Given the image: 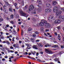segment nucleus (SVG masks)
<instances>
[{
  "instance_id": "f257e3e1",
  "label": "nucleus",
  "mask_w": 64,
  "mask_h": 64,
  "mask_svg": "<svg viewBox=\"0 0 64 64\" xmlns=\"http://www.w3.org/2000/svg\"><path fill=\"white\" fill-rule=\"evenodd\" d=\"M42 21V22H43L45 24V26L46 28H50L51 26L50 24L47 23V22L46 20H41Z\"/></svg>"
},
{
  "instance_id": "f03ea898",
  "label": "nucleus",
  "mask_w": 64,
  "mask_h": 64,
  "mask_svg": "<svg viewBox=\"0 0 64 64\" xmlns=\"http://www.w3.org/2000/svg\"><path fill=\"white\" fill-rule=\"evenodd\" d=\"M54 14H52L50 16H49L48 18V20L49 21H52L54 19Z\"/></svg>"
},
{
  "instance_id": "7ed1b4c3",
  "label": "nucleus",
  "mask_w": 64,
  "mask_h": 64,
  "mask_svg": "<svg viewBox=\"0 0 64 64\" xmlns=\"http://www.w3.org/2000/svg\"><path fill=\"white\" fill-rule=\"evenodd\" d=\"M34 6L33 5H31L30 6H29V8H28V10L30 11H32L33 9H34Z\"/></svg>"
},
{
  "instance_id": "20e7f679",
  "label": "nucleus",
  "mask_w": 64,
  "mask_h": 64,
  "mask_svg": "<svg viewBox=\"0 0 64 64\" xmlns=\"http://www.w3.org/2000/svg\"><path fill=\"white\" fill-rule=\"evenodd\" d=\"M19 13H20V14H21L22 16H24V17H25V16H26V15H27V14H26L24 12H23L21 10L20 12H19Z\"/></svg>"
},
{
  "instance_id": "39448f33",
  "label": "nucleus",
  "mask_w": 64,
  "mask_h": 64,
  "mask_svg": "<svg viewBox=\"0 0 64 64\" xmlns=\"http://www.w3.org/2000/svg\"><path fill=\"white\" fill-rule=\"evenodd\" d=\"M62 13V11L61 10H58V12H57L56 14V17H57L59 15L61 14Z\"/></svg>"
},
{
  "instance_id": "423d86ee",
  "label": "nucleus",
  "mask_w": 64,
  "mask_h": 64,
  "mask_svg": "<svg viewBox=\"0 0 64 64\" xmlns=\"http://www.w3.org/2000/svg\"><path fill=\"white\" fill-rule=\"evenodd\" d=\"M55 23L56 24H59L61 23V21L60 19L56 20L54 21Z\"/></svg>"
},
{
  "instance_id": "0eeeda50",
  "label": "nucleus",
  "mask_w": 64,
  "mask_h": 64,
  "mask_svg": "<svg viewBox=\"0 0 64 64\" xmlns=\"http://www.w3.org/2000/svg\"><path fill=\"white\" fill-rule=\"evenodd\" d=\"M59 18H61V20L62 21H64V16H61V15H60L59 16Z\"/></svg>"
},
{
  "instance_id": "6e6552de",
  "label": "nucleus",
  "mask_w": 64,
  "mask_h": 64,
  "mask_svg": "<svg viewBox=\"0 0 64 64\" xmlns=\"http://www.w3.org/2000/svg\"><path fill=\"white\" fill-rule=\"evenodd\" d=\"M13 47H14L16 48H18L19 46H18V44H14L13 45Z\"/></svg>"
},
{
  "instance_id": "1a4fd4ad",
  "label": "nucleus",
  "mask_w": 64,
  "mask_h": 64,
  "mask_svg": "<svg viewBox=\"0 0 64 64\" xmlns=\"http://www.w3.org/2000/svg\"><path fill=\"white\" fill-rule=\"evenodd\" d=\"M44 25V23L42 22H40L39 24V26H43Z\"/></svg>"
},
{
  "instance_id": "9d476101",
  "label": "nucleus",
  "mask_w": 64,
  "mask_h": 64,
  "mask_svg": "<svg viewBox=\"0 0 64 64\" xmlns=\"http://www.w3.org/2000/svg\"><path fill=\"white\" fill-rule=\"evenodd\" d=\"M51 11V9L50 8H48L45 10L46 12H50Z\"/></svg>"
},
{
  "instance_id": "9b49d317",
  "label": "nucleus",
  "mask_w": 64,
  "mask_h": 64,
  "mask_svg": "<svg viewBox=\"0 0 64 64\" xmlns=\"http://www.w3.org/2000/svg\"><path fill=\"white\" fill-rule=\"evenodd\" d=\"M57 4V2L55 1H54L52 2V4L54 6L56 4Z\"/></svg>"
},
{
  "instance_id": "f8f14e48",
  "label": "nucleus",
  "mask_w": 64,
  "mask_h": 64,
  "mask_svg": "<svg viewBox=\"0 0 64 64\" xmlns=\"http://www.w3.org/2000/svg\"><path fill=\"white\" fill-rule=\"evenodd\" d=\"M63 53H64V52H59L57 53V55H61Z\"/></svg>"
},
{
  "instance_id": "ddd939ff",
  "label": "nucleus",
  "mask_w": 64,
  "mask_h": 64,
  "mask_svg": "<svg viewBox=\"0 0 64 64\" xmlns=\"http://www.w3.org/2000/svg\"><path fill=\"white\" fill-rule=\"evenodd\" d=\"M46 5V6H47V7H48V8H50V6H51L50 4L49 3L47 4Z\"/></svg>"
},
{
  "instance_id": "4468645a",
  "label": "nucleus",
  "mask_w": 64,
  "mask_h": 64,
  "mask_svg": "<svg viewBox=\"0 0 64 64\" xmlns=\"http://www.w3.org/2000/svg\"><path fill=\"white\" fill-rule=\"evenodd\" d=\"M32 47L34 49H37V46L35 45H34Z\"/></svg>"
},
{
  "instance_id": "2eb2a0df",
  "label": "nucleus",
  "mask_w": 64,
  "mask_h": 64,
  "mask_svg": "<svg viewBox=\"0 0 64 64\" xmlns=\"http://www.w3.org/2000/svg\"><path fill=\"white\" fill-rule=\"evenodd\" d=\"M45 52H47V53L49 52V49H47V48H45Z\"/></svg>"
},
{
  "instance_id": "dca6fc26",
  "label": "nucleus",
  "mask_w": 64,
  "mask_h": 64,
  "mask_svg": "<svg viewBox=\"0 0 64 64\" xmlns=\"http://www.w3.org/2000/svg\"><path fill=\"white\" fill-rule=\"evenodd\" d=\"M35 39H34V38H30V40H31V41H32V42H34V41H35Z\"/></svg>"
},
{
  "instance_id": "f3484780",
  "label": "nucleus",
  "mask_w": 64,
  "mask_h": 64,
  "mask_svg": "<svg viewBox=\"0 0 64 64\" xmlns=\"http://www.w3.org/2000/svg\"><path fill=\"white\" fill-rule=\"evenodd\" d=\"M54 9H55V10H57V11H58V7H56V6L54 7Z\"/></svg>"
},
{
  "instance_id": "a211bd4d",
  "label": "nucleus",
  "mask_w": 64,
  "mask_h": 64,
  "mask_svg": "<svg viewBox=\"0 0 64 64\" xmlns=\"http://www.w3.org/2000/svg\"><path fill=\"white\" fill-rule=\"evenodd\" d=\"M42 5V4H41V3H39L38 4V7H41Z\"/></svg>"
},
{
  "instance_id": "6ab92c4d",
  "label": "nucleus",
  "mask_w": 64,
  "mask_h": 64,
  "mask_svg": "<svg viewBox=\"0 0 64 64\" xmlns=\"http://www.w3.org/2000/svg\"><path fill=\"white\" fill-rule=\"evenodd\" d=\"M28 57V58H32V59H33V60H36L35 58H32V57H31L30 56H27Z\"/></svg>"
},
{
  "instance_id": "aec40b11",
  "label": "nucleus",
  "mask_w": 64,
  "mask_h": 64,
  "mask_svg": "<svg viewBox=\"0 0 64 64\" xmlns=\"http://www.w3.org/2000/svg\"><path fill=\"white\" fill-rule=\"evenodd\" d=\"M38 10L39 11H41V7L40 6V7H39V8H38Z\"/></svg>"
},
{
  "instance_id": "412c9836",
  "label": "nucleus",
  "mask_w": 64,
  "mask_h": 64,
  "mask_svg": "<svg viewBox=\"0 0 64 64\" xmlns=\"http://www.w3.org/2000/svg\"><path fill=\"white\" fill-rule=\"evenodd\" d=\"M53 47L54 48H55L56 47H58V46L57 45H54L53 46Z\"/></svg>"
},
{
  "instance_id": "4be33fe9",
  "label": "nucleus",
  "mask_w": 64,
  "mask_h": 64,
  "mask_svg": "<svg viewBox=\"0 0 64 64\" xmlns=\"http://www.w3.org/2000/svg\"><path fill=\"white\" fill-rule=\"evenodd\" d=\"M38 46L39 47H42L43 46V45H42V44H38Z\"/></svg>"
},
{
  "instance_id": "5701e85b",
  "label": "nucleus",
  "mask_w": 64,
  "mask_h": 64,
  "mask_svg": "<svg viewBox=\"0 0 64 64\" xmlns=\"http://www.w3.org/2000/svg\"><path fill=\"white\" fill-rule=\"evenodd\" d=\"M45 47H47L48 46V47H50V46H51L50 45H49L48 44V45H45V46H44Z\"/></svg>"
},
{
  "instance_id": "b1692460",
  "label": "nucleus",
  "mask_w": 64,
  "mask_h": 64,
  "mask_svg": "<svg viewBox=\"0 0 64 64\" xmlns=\"http://www.w3.org/2000/svg\"><path fill=\"white\" fill-rule=\"evenodd\" d=\"M48 54H53V52H52V51L49 50V52H48Z\"/></svg>"
},
{
  "instance_id": "393cba45",
  "label": "nucleus",
  "mask_w": 64,
  "mask_h": 64,
  "mask_svg": "<svg viewBox=\"0 0 64 64\" xmlns=\"http://www.w3.org/2000/svg\"><path fill=\"white\" fill-rule=\"evenodd\" d=\"M6 9H5L4 8L3 10V11H4L5 13H7V12L6 11Z\"/></svg>"
},
{
  "instance_id": "a878e982",
  "label": "nucleus",
  "mask_w": 64,
  "mask_h": 64,
  "mask_svg": "<svg viewBox=\"0 0 64 64\" xmlns=\"http://www.w3.org/2000/svg\"><path fill=\"white\" fill-rule=\"evenodd\" d=\"M10 17L11 18H14V15H13V14H12L10 16Z\"/></svg>"
},
{
  "instance_id": "bb28decb",
  "label": "nucleus",
  "mask_w": 64,
  "mask_h": 64,
  "mask_svg": "<svg viewBox=\"0 0 64 64\" xmlns=\"http://www.w3.org/2000/svg\"><path fill=\"white\" fill-rule=\"evenodd\" d=\"M32 30V28H29L28 29V31H31Z\"/></svg>"
},
{
  "instance_id": "cd10ccee",
  "label": "nucleus",
  "mask_w": 64,
  "mask_h": 64,
  "mask_svg": "<svg viewBox=\"0 0 64 64\" xmlns=\"http://www.w3.org/2000/svg\"><path fill=\"white\" fill-rule=\"evenodd\" d=\"M53 11L54 12H57L58 11V10H57L54 9H53Z\"/></svg>"
},
{
  "instance_id": "c85d7f7f",
  "label": "nucleus",
  "mask_w": 64,
  "mask_h": 64,
  "mask_svg": "<svg viewBox=\"0 0 64 64\" xmlns=\"http://www.w3.org/2000/svg\"><path fill=\"white\" fill-rule=\"evenodd\" d=\"M54 61H56V62H57V61H58V60L57 58H56L54 59Z\"/></svg>"
},
{
  "instance_id": "c756f323",
  "label": "nucleus",
  "mask_w": 64,
  "mask_h": 64,
  "mask_svg": "<svg viewBox=\"0 0 64 64\" xmlns=\"http://www.w3.org/2000/svg\"><path fill=\"white\" fill-rule=\"evenodd\" d=\"M9 11H10L11 12H12V9L11 8H10L9 9Z\"/></svg>"
},
{
  "instance_id": "7c9ffc66",
  "label": "nucleus",
  "mask_w": 64,
  "mask_h": 64,
  "mask_svg": "<svg viewBox=\"0 0 64 64\" xmlns=\"http://www.w3.org/2000/svg\"><path fill=\"white\" fill-rule=\"evenodd\" d=\"M50 39L52 40H55V38H54L52 37Z\"/></svg>"
},
{
  "instance_id": "2f4dec72",
  "label": "nucleus",
  "mask_w": 64,
  "mask_h": 64,
  "mask_svg": "<svg viewBox=\"0 0 64 64\" xmlns=\"http://www.w3.org/2000/svg\"><path fill=\"white\" fill-rule=\"evenodd\" d=\"M58 36L57 38H60L61 37V36H60V35L58 34Z\"/></svg>"
},
{
  "instance_id": "473e14b6",
  "label": "nucleus",
  "mask_w": 64,
  "mask_h": 64,
  "mask_svg": "<svg viewBox=\"0 0 64 64\" xmlns=\"http://www.w3.org/2000/svg\"><path fill=\"white\" fill-rule=\"evenodd\" d=\"M6 43H7V44H10V43H9V42H8V41H7L6 42Z\"/></svg>"
},
{
  "instance_id": "72a5a7b5",
  "label": "nucleus",
  "mask_w": 64,
  "mask_h": 64,
  "mask_svg": "<svg viewBox=\"0 0 64 64\" xmlns=\"http://www.w3.org/2000/svg\"><path fill=\"white\" fill-rule=\"evenodd\" d=\"M61 9L63 11H64V8H61Z\"/></svg>"
},
{
  "instance_id": "f704fd0d",
  "label": "nucleus",
  "mask_w": 64,
  "mask_h": 64,
  "mask_svg": "<svg viewBox=\"0 0 64 64\" xmlns=\"http://www.w3.org/2000/svg\"><path fill=\"white\" fill-rule=\"evenodd\" d=\"M38 61L39 62H42V61H41V60L39 59H37Z\"/></svg>"
},
{
  "instance_id": "c9c22d12",
  "label": "nucleus",
  "mask_w": 64,
  "mask_h": 64,
  "mask_svg": "<svg viewBox=\"0 0 64 64\" xmlns=\"http://www.w3.org/2000/svg\"><path fill=\"white\" fill-rule=\"evenodd\" d=\"M10 23H11V24H14V22H13L12 21H11L10 22Z\"/></svg>"
},
{
  "instance_id": "e433bc0d",
  "label": "nucleus",
  "mask_w": 64,
  "mask_h": 64,
  "mask_svg": "<svg viewBox=\"0 0 64 64\" xmlns=\"http://www.w3.org/2000/svg\"><path fill=\"white\" fill-rule=\"evenodd\" d=\"M3 19L2 18H0V22H2L3 21Z\"/></svg>"
},
{
  "instance_id": "4c0bfd02",
  "label": "nucleus",
  "mask_w": 64,
  "mask_h": 64,
  "mask_svg": "<svg viewBox=\"0 0 64 64\" xmlns=\"http://www.w3.org/2000/svg\"><path fill=\"white\" fill-rule=\"evenodd\" d=\"M32 19V20H33V21H35L36 20L34 18H33Z\"/></svg>"
},
{
  "instance_id": "58836bf2",
  "label": "nucleus",
  "mask_w": 64,
  "mask_h": 64,
  "mask_svg": "<svg viewBox=\"0 0 64 64\" xmlns=\"http://www.w3.org/2000/svg\"><path fill=\"white\" fill-rule=\"evenodd\" d=\"M57 28H58V30H59L60 29V26H58L57 27Z\"/></svg>"
},
{
  "instance_id": "ea45409f",
  "label": "nucleus",
  "mask_w": 64,
  "mask_h": 64,
  "mask_svg": "<svg viewBox=\"0 0 64 64\" xmlns=\"http://www.w3.org/2000/svg\"><path fill=\"white\" fill-rule=\"evenodd\" d=\"M61 48L62 49H63V45H61Z\"/></svg>"
},
{
  "instance_id": "a19ab883",
  "label": "nucleus",
  "mask_w": 64,
  "mask_h": 64,
  "mask_svg": "<svg viewBox=\"0 0 64 64\" xmlns=\"http://www.w3.org/2000/svg\"><path fill=\"white\" fill-rule=\"evenodd\" d=\"M30 46H28L27 47V49H30Z\"/></svg>"
},
{
  "instance_id": "79ce46f5",
  "label": "nucleus",
  "mask_w": 64,
  "mask_h": 64,
  "mask_svg": "<svg viewBox=\"0 0 64 64\" xmlns=\"http://www.w3.org/2000/svg\"><path fill=\"white\" fill-rule=\"evenodd\" d=\"M14 32V34H16L17 33V32L15 31V30H14V32Z\"/></svg>"
},
{
  "instance_id": "37998d69",
  "label": "nucleus",
  "mask_w": 64,
  "mask_h": 64,
  "mask_svg": "<svg viewBox=\"0 0 64 64\" xmlns=\"http://www.w3.org/2000/svg\"><path fill=\"white\" fill-rule=\"evenodd\" d=\"M35 33L36 34H38L39 32H35Z\"/></svg>"
},
{
  "instance_id": "c03bdc74",
  "label": "nucleus",
  "mask_w": 64,
  "mask_h": 64,
  "mask_svg": "<svg viewBox=\"0 0 64 64\" xmlns=\"http://www.w3.org/2000/svg\"><path fill=\"white\" fill-rule=\"evenodd\" d=\"M16 5H17V3H15L14 4V6H16Z\"/></svg>"
},
{
  "instance_id": "a18cd8bd",
  "label": "nucleus",
  "mask_w": 64,
  "mask_h": 64,
  "mask_svg": "<svg viewBox=\"0 0 64 64\" xmlns=\"http://www.w3.org/2000/svg\"><path fill=\"white\" fill-rule=\"evenodd\" d=\"M10 49H13L14 48H13V47L12 46H10Z\"/></svg>"
},
{
  "instance_id": "49530a36",
  "label": "nucleus",
  "mask_w": 64,
  "mask_h": 64,
  "mask_svg": "<svg viewBox=\"0 0 64 64\" xmlns=\"http://www.w3.org/2000/svg\"><path fill=\"white\" fill-rule=\"evenodd\" d=\"M47 31L48 32L49 31V29H47L46 30V32H47Z\"/></svg>"
},
{
  "instance_id": "de8ad7c7",
  "label": "nucleus",
  "mask_w": 64,
  "mask_h": 64,
  "mask_svg": "<svg viewBox=\"0 0 64 64\" xmlns=\"http://www.w3.org/2000/svg\"><path fill=\"white\" fill-rule=\"evenodd\" d=\"M6 5H7V6H8L9 5V4H8V2H6Z\"/></svg>"
},
{
  "instance_id": "09e8293b",
  "label": "nucleus",
  "mask_w": 64,
  "mask_h": 64,
  "mask_svg": "<svg viewBox=\"0 0 64 64\" xmlns=\"http://www.w3.org/2000/svg\"><path fill=\"white\" fill-rule=\"evenodd\" d=\"M22 6H23V5H24V2L23 1L22 2Z\"/></svg>"
},
{
  "instance_id": "8fccbe9b",
  "label": "nucleus",
  "mask_w": 64,
  "mask_h": 64,
  "mask_svg": "<svg viewBox=\"0 0 64 64\" xmlns=\"http://www.w3.org/2000/svg\"><path fill=\"white\" fill-rule=\"evenodd\" d=\"M28 54L29 55H31V52H29L28 53Z\"/></svg>"
},
{
  "instance_id": "3c124183",
  "label": "nucleus",
  "mask_w": 64,
  "mask_h": 64,
  "mask_svg": "<svg viewBox=\"0 0 64 64\" xmlns=\"http://www.w3.org/2000/svg\"><path fill=\"white\" fill-rule=\"evenodd\" d=\"M44 34L46 36H48V35H47V34H46V33H44Z\"/></svg>"
},
{
  "instance_id": "603ef678",
  "label": "nucleus",
  "mask_w": 64,
  "mask_h": 64,
  "mask_svg": "<svg viewBox=\"0 0 64 64\" xmlns=\"http://www.w3.org/2000/svg\"><path fill=\"white\" fill-rule=\"evenodd\" d=\"M6 7V6H5V5L4 4L3 6V8H4V9H5V7Z\"/></svg>"
},
{
  "instance_id": "864d4df0",
  "label": "nucleus",
  "mask_w": 64,
  "mask_h": 64,
  "mask_svg": "<svg viewBox=\"0 0 64 64\" xmlns=\"http://www.w3.org/2000/svg\"><path fill=\"white\" fill-rule=\"evenodd\" d=\"M31 53L32 54H33V55H34V53H33V52L31 51Z\"/></svg>"
},
{
  "instance_id": "5fc2aeb1",
  "label": "nucleus",
  "mask_w": 64,
  "mask_h": 64,
  "mask_svg": "<svg viewBox=\"0 0 64 64\" xmlns=\"http://www.w3.org/2000/svg\"><path fill=\"white\" fill-rule=\"evenodd\" d=\"M32 36H33V37H34V38H35V36H36V35L35 36L34 35H33Z\"/></svg>"
},
{
  "instance_id": "6e6d98bb",
  "label": "nucleus",
  "mask_w": 64,
  "mask_h": 64,
  "mask_svg": "<svg viewBox=\"0 0 64 64\" xmlns=\"http://www.w3.org/2000/svg\"><path fill=\"white\" fill-rule=\"evenodd\" d=\"M21 35H23V30L22 31Z\"/></svg>"
},
{
  "instance_id": "4d7b16f0",
  "label": "nucleus",
  "mask_w": 64,
  "mask_h": 64,
  "mask_svg": "<svg viewBox=\"0 0 64 64\" xmlns=\"http://www.w3.org/2000/svg\"><path fill=\"white\" fill-rule=\"evenodd\" d=\"M36 42H39V40H36Z\"/></svg>"
},
{
  "instance_id": "13d9d810",
  "label": "nucleus",
  "mask_w": 64,
  "mask_h": 64,
  "mask_svg": "<svg viewBox=\"0 0 64 64\" xmlns=\"http://www.w3.org/2000/svg\"><path fill=\"white\" fill-rule=\"evenodd\" d=\"M40 54H43V52H40Z\"/></svg>"
},
{
  "instance_id": "bf43d9fd",
  "label": "nucleus",
  "mask_w": 64,
  "mask_h": 64,
  "mask_svg": "<svg viewBox=\"0 0 64 64\" xmlns=\"http://www.w3.org/2000/svg\"><path fill=\"white\" fill-rule=\"evenodd\" d=\"M16 39L17 40H18V37H16Z\"/></svg>"
},
{
  "instance_id": "052dcab7",
  "label": "nucleus",
  "mask_w": 64,
  "mask_h": 64,
  "mask_svg": "<svg viewBox=\"0 0 64 64\" xmlns=\"http://www.w3.org/2000/svg\"><path fill=\"white\" fill-rule=\"evenodd\" d=\"M15 54H17L18 53V52L16 51L15 52Z\"/></svg>"
},
{
  "instance_id": "680f3d73",
  "label": "nucleus",
  "mask_w": 64,
  "mask_h": 64,
  "mask_svg": "<svg viewBox=\"0 0 64 64\" xmlns=\"http://www.w3.org/2000/svg\"><path fill=\"white\" fill-rule=\"evenodd\" d=\"M18 23L19 24H21V22H19Z\"/></svg>"
},
{
  "instance_id": "e2e57ef3",
  "label": "nucleus",
  "mask_w": 64,
  "mask_h": 64,
  "mask_svg": "<svg viewBox=\"0 0 64 64\" xmlns=\"http://www.w3.org/2000/svg\"><path fill=\"white\" fill-rule=\"evenodd\" d=\"M58 39L59 40H61V38H59Z\"/></svg>"
},
{
  "instance_id": "0e129e2a",
  "label": "nucleus",
  "mask_w": 64,
  "mask_h": 64,
  "mask_svg": "<svg viewBox=\"0 0 64 64\" xmlns=\"http://www.w3.org/2000/svg\"><path fill=\"white\" fill-rule=\"evenodd\" d=\"M9 25L8 24L6 26L7 27H9Z\"/></svg>"
},
{
  "instance_id": "69168bd1",
  "label": "nucleus",
  "mask_w": 64,
  "mask_h": 64,
  "mask_svg": "<svg viewBox=\"0 0 64 64\" xmlns=\"http://www.w3.org/2000/svg\"><path fill=\"white\" fill-rule=\"evenodd\" d=\"M25 53L27 55L28 54V52H25Z\"/></svg>"
},
{
  "instance_id": "338daca9",
  "label": "nucleus",
  "mask_w": 64,
  "mask_h": 64,
  "mask_svg": "<svg viewBox=\"0 0 64 64\" xmlns=\"http://www.w3.org/2000/svg\"><path fill=\"white\" fill-rule=\"evenodd\" d=\"M47 34H48V35H50V33H49V32H47Z\"/></svg>"
},
{
  "instance_id": "774afa93",
  "label": "nucleus",
  "mask_w": 64,
  "mask_h": 64,
  "mask_svg": "<svg viewBox=\"0 0 64 64\" xmlns=\"http://www.w3.org/2000/svg\"><path fill=\"white\" fill-rule=\"evenodd\" d=\"M5 60V58H4L3 59H2V61H4V60Z\"/></svg>"
}]
</instances>
